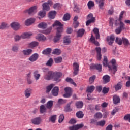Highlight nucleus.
Here are the masks:
<instances>
[{
    "mask_svg": "<svg viewBox=\"0 0 130 130\" xmlns=\"http://www.w3.org/2000/svg\"><path fill=\"white\" fill-rule=\"evenodd\" d=\"M38 57H39V55L37 53H35L32 54L29 58L28 60L31 61V62H34V61H36L37 59H38Z\"/></svg>",
    "mask_w": 130,
    "mask_h": 130,
    "instance_id": "4468645a",
    "label": "nucleus"
},
{
    "mask_svg": "<svg viewBox=\"0 0 130 130\" xmlns=\"http://www.w3.org/2000/svg\"><path fill=\"white\" fill-rule=\"evenodd\" d=\"M111 63L112 64V68L108 64V59L107 57L105 56L104 57V60L103 61V64L104 67H108L109 71H113V74H115L116 72H117V66H116V61L115 59H113L110 61Z\"/></svg>",
    "mask_w": 130,
    "mask_h": 130,
    "instance_id": "7ed1b4c3",
    "label": "nucleus"
},
{
    "mask_svg": "<svg viewBox=\"0 0 130 130\" xmlns=\"http://www.w3.org/2000/svg\"><path fill=\"white\" fill-rule=\"evenodd\" d=\"M64 119V115H63V114H61L59 117L58 122L59 123H61V122L63 121Z\"/></svg>",
    "mask_w": 130,
    "mask_h": 130,
    "instance_id": "680f3d73",
    "label": "nucleus"
},
{
    "mask_svg": "<svg viewBox=\"0 0 130 130\" xmlns=\"http://www.w3.org/2000/svg\"><path fill=\"white\" fill-rule=\"evenodd\" d=\"M103 80L104 83H105V84H106V83H108L110 82V77H109V76L107 75H105L103 77Z\"/></svg>",
    "mask_w": 130,
    "mask_h": 130,
    "instance_id": "bb28decb",
    "label": "nucleus"
},
{
    "mask_svg": "<svg viewBox=\"0 0 130 130\" xmlns=\"http://www.w3.org/2000/svg\"><path fill=\"white\" fill-rule=\"evenodd\" d=\"M53 5V3L51 0H48V2L44 3L42 5L43 11L48 12L50 10V6Z\"/></svg>",
    "mask_w": 130,
    "mask_h": 130,
    "instance_id": "39448f33",
    "label": "nucleus"
},
{
    "mask_svg": "<svg viewBox=\"0 0 130 130\" xmlns=\"http://www.w3.org/2000/svg\"><path fill=\"white\" fill-rule=\"evenodd\" d=\"M43 72L44 73L43 78L46 81H50L52 79H54L55 82H60L61 79L60 78L62 77V73L60 72H53L49 71L48 68H43Z\"/></svg>",
    "mask_w": 130,
    "mask_h": 130,
    "instance_id": "f257e3e1",
    "label": "nucleus"
},
{
    "mask_svg": "<svg viewBox=\"0 0 130 130\" xmlns=\"http://www.w3.org/2000/svg\"><path fill=\"white\" fill-rule=\"evenodd\" d=\"M52 105H53V101H49L47 103L46 107L48 108V109H50L51 107H52Z\"/></svg>",
    "mask_w": 130,
    "mask_h": 130,
    "instance_id": "37998d69",
    "label": "nucleus"
},
{
    "mask_svg": "<svg viewBox=\"0 0 130 130\" xmlns=\"http://www.w3.org/2000/svg\"><path fill=\"white\" fill-rule=\"evenodd\" d=\"M85 33V29H80L77 31V37H82Z\"/></svg>",
    "mask_w": 130,
    "mask_h": 130,
    "instance_id": "2f4dec72",
    "label": "nucleus"
},
{
    "mask_svg": "<svg viewBox=\"0 0 130 130\" xmlns=\"http://www.w3.org/2000/svg\"><path fill=\"white\" fill-rule=\"evenodd\" d=\"M80 67V64L77 62H74L73 64V74L74 76H77L78 75V73L79 72V68Z\"/></svg>",
    "mask_w": 130,
    "mask_h": 130,
    "instance_id": "9b49d317",
    "label": "nucleus"
},
{
    "mask_svg": "<svg viewBox=\"0 0 130 130\" xmlns=\"http://www.w3.org/2000/svg\"><path fill=\"white\" fill-rule=\"evenodd\" d=\"M46 15V11H44V10L41 11L38 13V16H39V17H40L41 18H44Z\"/></svg>",
    "mask_w": 130,
    "mask_h": 130,
    "instance_id": "a19ab883",
    "label": "nucleus"
},
{
    "mask_svg": "<svg viewBox=\"0 0 130 130\" xmlns=\"http://www.w3.org/2000/svg\"><path fill=\"white\" fill-rule=\"evenodd\" d=\"M35 22V18H29L25 21L26 26H30Z\"/></svg>",
    "mask_w": 130,
    "mask_h": 130,
    "instance_id": "412c9836",
    "label": "nucleus"
},
{
    "mask_svg": "<svg viewBox=\"0 0 130 130\" xmlns=\"http://www.w3.org/2000/svg\"><path fill=\"white\" fill-rule=\"evenodd\" d=\"M112 127H113V126H112V125L110 124L108 125L106 128V130H112Z\"/></svg>",
    "mask_w": 130,
    "mask_h": 130,
    "instance_id": "774afa93",
    "label": "nucleus"
},
{
    "mask_svg": "<svg viewBox=\"0 0 130 130\" xmlns=\"http://www.w3.org/2000/svg\"><path fill=\"white\" fill-rule=\"evenodd\" d=\"M26 12L29 15H33L35 13H37V6H33L30 8L28 10H26Z\"/></svg>",
    "mask_w": 130,
    "mask_h": 130,
    "instance_id": "f8f14e48",
    "label": "nucleus"
},
{
    "mask_svg": "<svg viewBox=\"0 0 130 130\" xmlns=\"http://www.w3.org/2000/svg\"><path fill=\"white\" fill-rule=\"evenodd\" d=\"M90 69L91 71H92L93 70H97L99 72H101L102 70V66L98 64H91L90 65Z\"/></svg>",
    "mask_w": 130,
    "mask_h": 130,
    "instance_id": "6e6552de",
    "label": "nucleus"
},
{
    "mask_svg": "<svg viewBox=\"0 0 130 130\" xmlns=\"http://www.w3.org/2000/svg\"><path fill=\"white\" fill-rule=\"evenodd\" d=\"M73 102L70 103V104H67L65 107V111H72V109L71 108V104H72Z\"/></svg>",
    "mask_w": 130,
    "mask_h": 130,
    "instance_id": "6e6d98bb",
    "label": "nucleus"
},
{
    "mask_svg": "<svg viewBox=\"0 0 130 130\" xmlns=\"http://www.w3.org/2000/svg\"><path fill=\"white\" fill-rule=\"evenodd\" d=\"M115 88L116 91L120 90V89H121V83L120 82L117 83V84L115 86Z\"/></svg>",
    "mask_w": 130,
    "mask_h": 130,
    "instance_id": "e2e57ef3",
    "label": "nucleus"
},
{
    "mask_svg": "<svg viewBox=\"0 0 130 130\" xmlns=\"http://www.w3.org/2000/svg\"><path fill=\"white\" fill-rule=\"evenodd\" d=\"M123 15H124V11H122L118 18L119 23H122V18H123Z\"/></svg>",
    "mask_w": 130,
    "mask_h": 130,
    "instance_id": "a18cd8bd",
    "label": "nucleus"
},
{
    "mask_svg": "<svg viewBox=\"0 0 130 130\" xmlns=\"http://www.w3.org/2000/svg\"><path fill=\"white\" fill-rule=\"evenodd\" d=\"M109 24V26L112 28L113 27V25L116 26H118L119 25V27L116 28L115 30L116 34H120V33H121V31L125 29V25L123 22H118V20H114L112 18H110Z\"/></svg>",
    "mask_w": 130,
    "mask_h": 130,
    "instance_id": "f03ea898",
    "label": "nucleus"
},
{
    "mask_svg": "<svg viewBox=\"0 0 130 130\" xmlns=\"http://www.w3.org/2000/svg\"><path fill=\"white\" fill-rule=\"evenodd\" d=\"M34 77L36 81H38V79H40V74L38 73V71H36L34 72Z\"/></svg>",
    "mask_w": 130,
    "mask_h": 130,
    "instance_id": "c9c22d12",
    "label": "nucleus"
},
{
    "mask_svg": "<svg viewBox=\"0 0 130 130\" xmlns=\"http://www.w3.org/2000/svg\"><path fill=\"white\" fill-rule=\"evenodd\" d=\"M84 126L83 124H77L74 126L69 127L70 130H78L80 129V128H82Z\"/></svg>",
    "mask_w": 130,
    "mask_h": 130,
    "instance_id": "f3484780",
    "label": "nucleus"
},
{
    "mask_svg": "<svg viewBox=\"0 0 130 130\" xmlns=\"http://www.w3.org/2000/svg\"><path fill=\"white\" fill-rule=\"evenodd\" d=\"M122 42L124 45L125 46H128L130 45L129 41H128V39L125 38H122Z\"/></svg>",
    "mask_w": 130,
    "mask_h": 130,
    "instance_id": "473e14b6",
    "label": "nucleus"
},
{
    "mask_svg": "<svg viewBox=\"0 0 130 130\" xmlns=\"http://www.w3.org/2000/svg\"><path fill=\"white\" fill-rule=\"evenodd\" d=\"M122 38L121 39L118 37H116L115 42H116L117 44H118L119 45H121V44H122Z\"/></svg>",
    "mask_w": 130,
    "mask_h": 130,
    "instance_id": "603ef678",
    "label": "nucleus"
},
{
    "mask_svg": "<svg viewBox=\"0 0 130 130\" xmlns=\"http://www.w3.org/2000/svg\"><path fill=\"white\" fill-rule=\"evenodd\" d=\"M66 82H67L68 83H70V84H72V85H74V86H77V84H76V83H75L74 82V80L73 79H72V78H67L65 79Z\"/></svg>",
    "mask_w": 130,
    "mask_h": 130,
    "instance_id": "4c0bfd02",
    "label": "nucleus"
},
{
    "mask_svg": "<svg viewBox=\"0 0 130 130\" xmlns=\"http://www.w3.org/2000/svg\"><path fill=\"white\" fill-rule=\"evenodd\" d=\"M109 91V88H106V87H104L103 89V93L104 94H107Z\"/></svg>",
    "mask_w": 130,
    "mask_h": 130,
    "instance_id": "338daca9",
    "label": "nucleus"
},
{
    "mask_svg": "<svg viewBox=\"0 0 130 130\" xmlns=\"http://www.w3.org/2000/svg\"><path fill=\"white\" fill-rule=\"evenodd\" d=\"M95 79H96V76L93 75L91 76L89 79V83L93 84V83H94V81H95Z\"/></svg>",
    "mask_w": 130,
    "mask_h": 130,
    "instance_id": "052dcab7",
    "label": "nucleus"
},
{
    "mask_svg": "<svg viewBox=\"0 0 130 130\" xmlns=\"http://www.w3.org/2000/svg\"><path fill=\"white\" fill-rule=\"evenodd\" d=\"M38 27L40 29H46L47 28V24L44 22H42L38 24Z\"/></svg>",
    "mask_w": 130,
    "mask_h": 130,
    "instance_id": "4be33fe9",
    "label": "nucleus"
},
{
    "mask_svg": "<svg viewBox=\"0 0 130 130\" xmlns=\"http://www.w3.org/2000/svg\"><path fill=\"white\" fill-rule=\"evenodd\" d=\"M53 8L55 10H59V9L61 8V5H60L59 3H56L54 5Z\"/></svg>",
    "mask_w": 130,
    "mask_h": 130,
    "instance_id": "13d9d810",
    "label": "nucleus"
},
{
    "mask_svg": "<svg viewBox=\"0 0 130 130\" xmlns=\"http://www.w3.org/2000/svg\"><path fill=\"white\" fill-rule=\"evenodd\" d=\"M65 93L63 94V97L65 98H69L72 96V89L70 87L64 88Z\"/></svg>",
    "mask_w": 130,
    "mask_h": 130,
    "instance_id": "1a4fd4ad",
    "label": "nucleus"
},
{
    "mask_svg": "<svg viewBox=\"0 0 130 130\" xmlns=\"http://www.w3.org/2000/svg\"><path fill=\"white\" fill-rule=\"evenodd\" d=\"M54 86V85L51 84L49 85V86H47L46 93H49V92L50 91H51V89H52V88H53Z\"/></svg>",
    "mask_w": 130,
    "mask_h": 130,
    "instance_id": "864d4df0",
    "label": "nucleus"
},
{
    "mask_svg": "<svg viewBox=\"0 0 130 130\" xmlns=\"http://www.w3.org/2000/svg\"><path fill=\"white\" fill-rule=\"evenodd\" d=\"M9 28V24L6 22H2L0 24V30H5Z\"/></svg>",
    "mask_w": 130,
    "mask_h": 130,
    "instance_id": "a211bd4d",
    "label": "nucleus"
},
{
    "mask_svg": "<svg viewBox=\"0 0 130 130\" xmlns=\"http://www.w3.org/2000/svg\"><path fill=\"white\" fill-rule=\"evenodd\" d=\"M63 43L65 45H69L70 43H71V39L70 38V37H65L63 38Z\"/></svg>",
    "mask_w": 130,
    "mask_h": 130,
    "instance_id": "b1692460",
    "label": "nucleus"
},
{
    "mask_svg": "<svg viewBox=\"0 0 130 130\" xmlns=\"http://www.w3.org/2000/svg\"><path fill=\"white\" fill-rule=\"evenodd\" d=\"M67 102V100H63L62 99H60L58 100V104H63Z\"/></svg>",
    "mask_w": 130,
    "mask_h": 130,
    "instance_id": "0e129e2a",
    "label": "nucleus"
},
{
    "mask_svg": "<svg viewBox=\"0 0 130 130\" xmlns=\"http://www.w3.org/2000/svg\"><path fill=\"white\" fill-rule=\"evenodd\" d=\"M32 50L31 49H27L23 51L24 55H30L32 54Z\"/></svg>",
    "mask_w": 130,
    "mask_h": 130,
    "instance_id": "393cba45",
    "label": "nucleus"
},
{
    "mask_svg": "<svg viewBox=\"0 0 130 130\" xmlns=\"http://www.w3.org/2000/svg\"><path fill=\"white\" fill-rule=\"evenodd\" d=\"M62 32V28H60L57 29L56 35L54 36V38L53 39L54 43H57V42H59V40H60V38H61V34Z\"/></svg>",
    "mask_w": 130,
    "mask_h": 130,
    "instance_id": "20e7f679",
    "label": "nucleus"
},
{
    "mask_svg": "<svg viewBox=\"0 0 130 130\" xmlns=\"http://www.w3.org/2000/svg\"><path fill=\"white\" fill-rule=\"evenodd\" d=\"M31 122L35 125H39L42 123V119L40 117H38L31 119Z\"/></svg>",
    "mask_w": 130,
    "mask_h": 130,
    "instance_id": "0eeeda50",
    "label": "nucleus"
},
{
    "mask_svg": "<svg viewBox=\"0 0 130 130\" xmlns=\"http://www.w3.org/2000/svg\"><path fill=\"white\" fill-rule=\"evenodd\" d=\"M93 32L95 34L96 39H99L100 38V35L99 34V29L97 28H95L93 29Z\"/></svg>",
    "mask_w": 130,
    "mask_h": 130,
    "instance_id": "72a5a7b5",
    "label": "nucleus"
},
{
    "mask_svg": "<svg viewBox=\"0 0 130 130\" xmlns=\"http://www.w3.org/2000/svg\"><path fill=\"white\" fill-rule=\"evenodd\" d=\"M124 120H128L129 122H130V114H127L124 117Z\"/></svg>",
    "mask_w": 130,
    "mask_h": 130,
    "instance_id": "69168bd1",
    "label": "nucleus"
},
{
    "mask_svg": "<svg viewBox=\"0 0 130 130\" xmlns=\"http://www.w3.org/2000/svg\"><path fill=\"white\" fill-rule=\"evenodd\" d=\"M113 100L114 104H117L120 102V98L116 95L113 96Z\"/></svg>",
    "mask_w": 130,
    "mask_h": 130,
    "instance_id": "5701e85b",
    "label": "nucleus"
},
{
    "mask_svg": "<svg viewBox=\"0 0 130 130\" xmlns=\"http://www.w3.org/2000/svg\"><path fill=\"white\" fill-rule=\"evenodd\" d=\"M23 35L24 38H29V37H31L33 35V34L31 32H25Z\"/></svg>",
    "mask_w": 130,
    "mask_h": 130,
    "instance_id": "c03bdc74",
    "label": "nucleus"
},
{
    "mask_svg": "<svg viewBox=\"0 0 130 130\" xmlns=\"http://www.w3.org/2000/svg\"><path fill=\"white\" fill-rule=\"evenodd\" d=\"M10 26L13 30H15V31H17V22H12L10 24Z\"/></svg>",
    "mask_w": 130,
    "mask_h": 130,
    "instance_id": "09e8293b",
    "label": "nucleus"
},
{
    "mask_svg": "<svg viewBox=\"0 0 130 130\" xmlns=\"http://www.w3.org/2000/svg\"><path fill=\"white\" fill-rule=\"evenodd\" d=\"M39 45V43L38 42H32L28 44L29 47H30V48H34V47H36V46H38Z\"/></svg>",
    "mask_w": 130,
    "mask_h": 130,
    "instance_id": "c756f323",
    "label": "nucleus"
},
{
    "mask_svg": "<svg viewBox=\"0 0 130 130\" xmlns=\"http://www.w3.org/2000/svg\"><path fill=\"white\" fill-rule=\"evenodd\" d=\"M31 94H32V89L31 88H27L24 91L25 98H30L31 97Z\"/></svg>",
    "mask_w": 130,
    "mask_h": 130,
    "instance_id": "2eb2a0df",
    "label": "nucleus"
},
{
    "mask_svg": "<svg viewBox=\"0 0 130 130\" xmlns=\"http://www.w3.org/2000/svg\"><path fill=\"white\" fill-rule=\"evenodd\" d=\"M56 120V115H54L50 117L49 120L54 123L55 122V120Z\"/></svg>",
    "mask_w": 130,
    "mask_h": 130,
    "instance_id": "bf43d9fd",
    "label": "nucleus"
},
{
    "mask_svg": "<svg viewBox=\"0 0 130 130\" xmlns=\"http://www.w3.org/2000/svg\"><path fill=\"white\" fill-rule=\"evenodd\" d=\"M76 116L78 118H83L84 117V114H83V112L79 111L76 113Z\"/></svg>",
    "mask_w": 130,
    "mask_h": 130,
    "instance_id": "49530a36",
    "label": "nucleus"
},
{
    "mask_svg": "<svg viewBox=\"0 0 130 130\" xmlns=\"http://www.w3.org/2000/svg\"><path fill=\"white\" fill-rule=\"evenodd\" d=\"M77 108H82L84 106V104L82 101L77 102L75 104Z\"/></svg>",
    "mask_w": 130,
    "mask_h": 130,
    "instance_id": "e433bc0d",
    "label": "nucleus"
},
{
    "mask_svg": "<svg viewBox=\"0 0 130 130\" xmlns=\"http://www.w3.org/2000/svg\"><path fill=\"white\" fill-rule=\"evenodd\" d=\"M105 123H106V121L105 120H103L99 121L96 123V125L98 126H104L105 125Z\"/></svg>",
    "mask_w": 130,
    "mask_h": 130,
    "instance_id": "7c9ffc66",
    "label": "nucleus"
},
{
    "mask_svg": "<svg viewBox=\"0 0 130 130\" xmlns=\"http://www.w3.org/2000/svg\"><path fill=\"white\" fill-rule=\"evenodd\" d=\"M59 91V88L58 87L56 86L54 87L52 90V95L55 96H58Z\"/></svg>",
    "mask_w": 130,
    "mask_h": 130,
    "instance_id": "6ab92c4d",
    "label": "nucleus"
},
{
    "mask_svg": "<svg viewBox=\"0 0 130 130\" xmlns=\"http://www.w3.org/2000/svg\"><path fill=\"white\" fill-rule=\"evenodd\" d=\"M53 27H57V28H56V31H57V29H59L60 28H62V32H63V25H62V24H61V23H60V22H59L58 20H56L54 24H53L52 25Z\"/></svg>",
    "mask_w": 130,
    "mask_h": 130,
    "instance_id": "9d476101",
    "label": "nucleus"
},
{
    "mask_svg": "<svg viewBox=\"0 0 130 130\" xmlns=\"http://www.w3.org/2000/svg\"><path fill=\"white\" fill-rule=\"evenodd\" d=\"M87 6L88 7V9H92V8L95 6V4H94V2L89 1L87 3Z\"/></svg>",
    "mask_w": 130,
    "mask_h": 130,
    "instance_id": "3c124183",
    "label": "nucleus"
},
{
    "mask_svg": "<svg viewBox=\"0 0 130 130\" xmlns=\"http://www.w3.org/2000/svg\"><path fill=\"white\" fill-rule=\"evenodd\" d=\"M36 39L38 40V41H45L46 40V37L42 34H38L36 37Z\"/></svg>",
    "mask_w": 130,
    "mask_h": 130,
    "instance_id": "dca6fc26",
    "label": "nucleus"
},
{
    "mask_svg": "<svg viewBox=\"0 0 130 130\" xmlns=\"http://www.w3.org/2000/svg\"><path fill=\"white\" fill-rule=\"evenodd\" d=\"M114 35H112L110 36L107 37L106 40L109 44V45H112L115 39Z\"/></svg>",
    "mask_w": 130,
    "mask_h": 130,
    "instance_id": "ddd939ff",
    "label": "nucleus"
},
{
    "mask_svg": "<svg viewBox=\"0 0 130 130\" xmlns=\"http://www.w3.org/2000/svg\"><path fill=\"white\" fill-rule=\"evenodd\" d=\"M53 63V59L52 58H50L47 63H46V66L48 67H51L52 66V64Z\"/></svg>",
    "mask_w": 130,
    "mask_h": 130,
    "instance_id": "5fc2aeb1",
    "label": "nucleus"
},
{
    "mask_svg": "<svg viewBox=\"0 0 130 130\" xmlns=\"http://www.w3.org/2000/svg\"><path fill=\"white\" fill-rule=\"evenodd\" d=\"M51 30H52V27H49L45 30H40V33H43V34H49L51 32Z\"/></svg>",
    "mask_w": 130,
    "mask_h": 130,
    "instance_id": "c85d7f7f",
    "label": "nucleus"
},
{
    "mask_svg": "<svg viewBox=\"0 0 130 130\" xmlns=\"http://www.w3.org/2000/svg\"><path fill=\"white\" fill-rule=\"evenodd\" d=\"M96 4H99L100 9H102L104 6V0H95Z\"/></svg>",
    "mask_w": 130,
    "mask_h": 130,
    "instance_id": "cd10ccee",
    "label": "nucleus"
},
{
    "mask_svg": "<svg viewBox=\"0 0 130 130\" xmlns=\"http://www.w3.org/2000/svg\"><path fill=\"white\" fill-rule=\"evenodd\" d=\"M51 48H48L47 49H46L45 50H43L42 52L43 54H49L50 53V52H51Z\"/></svg>",
    "mask_w": 130,
    "mask_h": 130,
    "instance_id": "ea45409f",
    "label": "nucleus"
},
{
    "mask_svg": "<svg viewBox=\"0 0 130 130\" xmlns=\"http://www.w3.org/2000/svg\"><path fill=\"white\" fill-rule=\"evenodd\" d=\"M55 16H56V11H50L49 13V18L50 19H54Z\"/></svg>",
    "mask_w": 130,
    "mask_h": 130,
    "instance_id": "a878e982",
    "label": "nucleus"
},
{
    "mask_svg": "<svg viewBox=\"0 0 130 130\" xmlns=\"http://www.w3.org/2000/svg\"><path fill=\"white\" fill-rule=\"evenodd\" d=\"M60 53H61V51L59 49H55L52 52V54L56 55H59Z\"/></svg>",
    "mask_w": 130,
    "mask_h": 130,
    "instance_id": "58836bf2",
    "label": "nucleus"
},
{
    "mask_svg": "<svg viewBox=\"0 0 130 130\" xmlns=\"http://www.w3.org/2000/svg\"><path fill=\"white\" fill-rule=\"evenodd\" d=\"M89 41H90V42H92V43H94V44H95V45H96V46H99V42L96 41V39H95V37H94L93 35H91V37L89 39Z\"/></svg>",
    "mask_w": 130,
    "mask_h": 130,
    "instance_id": "aec40b11",
    "label": "nucleus"
},
{
    "mask_svg": "<svg viewBox=\"0 0 130 130\" xmlns=\"http://www.w3.org/2000/svg\"><path fill=\"white\" fill-rule=\"evenodd\" d=\"M103 115L101 112H97L94 115V118H96L97 119H100L102 117H103Z\"/></svg>",
    "mask_w": 130,
    "mask_h": 130,
    "instance_id": "79ce46f5",
    "label": "nucleus"
},
{
    "mask_svg": "<svg viewBox=\"0 0 130 130\" xmlns=\"http://www.w3.org/2000/svg\"><path fill=\"white\" fill-rule=\"evenodd\" d=\"M87 21L86 22V26H89L91 23H94L95 22V17H93L92 13L89 14L87 16Z\"/></svg>",
    "mask_w": 130,
    "mask_h": 130,
    "instance_id": "423d86ee",
    "label": "nucleus"
},
{
    "mask_svg": "<svg viewBox=\"0 0 130 130\" xmlns=\"http://www.w3.org/2000/svg\"><path fill=\"white\" fill-rule=\"evenodd\" d=\"M40 111L41 113H44V112H46V108L43 105H42L40 107Z\"/></svg>",
    "mask_w": 130,
    "mask_h": 130,
    "instance_id": "8fccbe9b",
    "label": "nucleus"
},
{
    "mask_svg": "<svg viewBox=\"0 0 130 130\" xmlns=\"http://www.w3.org/2000/svg\"><path fill=\"white\" fill-rule=\"evenodd\" d=\"M55 63H60L62 61V57H57L54 58Z\"/></svg>",
    "mask_w": 130,
    "mask_h": 130,
    "instance_id": "de8ad7c7",
    "label": "nucleus"
},
{
    "mask_svg": "<svg viewBox=\"0 0 130 130\" xmlns=\"http://www.w3.org/2000/svg\"><path fill=\"white\" fill-rule=\"evenodd\" d=\"M71 18V15L69 14H66L63 18V21H69Z\"/></svg>",
    "mask_w": 130,
    "mask_h": 130,
    "instance_id": "4d7b16f0",
    "label": "nucleus"
},
{
    "mask_svg": "<svg viewBox=\"0 0 130 130\" xmlns=\"http://www.w3.org/2000/svg\"><path fill=\"white\" fill-rule=\"evenodd\" d=\"M95 90V86L92 85L87 87L86 92L87 93H92Z\"/></svg>",
    "mask_w": 130,
    "mask_h": 130,
    "instance_id": "f704fd0d",
    "label": "nucleus"
}]
</instances>
